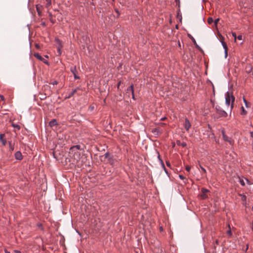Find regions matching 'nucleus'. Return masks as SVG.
<instances>
[{
    "instance_id": "1",
    "label": "nucleus",
    "mask_w": 253,
    "mask_h": 253,
    "mask_svg": "<svg viewBox=\"0 0 253 253\" xmlns=\"http://www.w3.org/2000/svg\"><path fill=\"white\" fill-rule=\"evenodd\" d=\"M234 100L235 97L233 95L232 93L228 91L226 94L225 103L227 105L229 106V105L230 104V102H231L230 110H232L234 107ZM230 112H231V110H230Z\"/></svg>"
},
{
    "instance_id": "2",
    "label": "nucleus",
    "mask_w": 253,
    "mask_h": 253,
    "mask_svg": "<svg viewBox=\"0 0 253 253\" xmlns=\"http://www.w3.org/2000/svg\"><path fill=\"white\" fill-rule=\"evenodd\" d=\"M81 148V146L80 145H76L73 146L70 149L69 153L72 154L74 153L73 156L75 159H76V156H77V158H79L80 156V153L79 152H76V150H79Z\"/></svg>"
},
{
    "instance_id": "3",
    "label": "nucleus",
    "mask_w": 253,
    "mask_h": 253,
    "mask_svg": "<svg viewBox=\"0 0 253 253\" xmlns=\"http://www.w3.org/2000/svg\"><path fill=\"white\" fill-rule=\"evenodd\" d=\"M216 113L218 115V118L226 117L227 113L223 110L219 105L215 106Z\"/></svg>"
},
{
    "instance_id": "4",
    "label": "nucleus",
    "mask_w": 253,
    "mask_h": 253,
    "mask_svg": "<svg viewBox=\"0 0 253 253\" xmlns=\"http://www.w3.org/2000/svg\"><path fill=\"white\" fill-rule=\"evenodd\" d=\"M209 192H210V191L208 189L205 188H202L201 189V193L199 195V196L202 200L206 199L208 198L207 193Z\"/></svg>"
},
{
    "instance_id": "5",
    "label": "nucleus",
    "mask_w": 253,
    "mask_h": 253,
    "mask_svg": "<svg viewBox=\"0 0 253 253\" xmlns=\"http://www.w3.org/2000/svg\"><path fill=\"white\" fill-rule=\"evenodd\" d=\"M151 132L156 137H158L163 133L162 130L160 128H152Z\"/></svg>"
},
{
    "instance_id": "6",
    "label": "nucleus",
    "mask_w": 253,
    "mask_h": 253,
    "mask_svg": "<svg viewBox=\"0 0 253 253\" xmlns=\"http://www.w3.org/2000/svg\"><path fill=\"white\" fill-rule=\"evenodd\" d=\"M221 133H222V137H223V140L225 141L228 142L230 144H232V142H233L232 140H231V139L230 138L228 137L225 134V130H224V129L221 130Z\"/></svg>"
},
{
    "instance_id": "7",
    "label": "nucleus",
    "mask_w": 253,
    "mask_h": 253,
    "mask_svg": "<svg viewBox=\"0 0 253 253\" xmlns=\"http://www.w3.org/2000/svg\"><path fill=\"white\" fill-rule=\"evenodd\" d=\"M70 71L74 75L75 79H80V77L77 75L78 72H77L76 66L71 67L70 68Z\"/></svg>"
},
{
    "instance_id": "8",
    "label": "nucleus",
    "mask_w": 253,
    "mask_h": 253,
    "mask_svg": "<svg viewBox=\"0 0 253 253\" xmlns=\"http://www.w3.org/2000/svg\"><path fill=\"white\" fill-rule=\"evenodd\" d=\"M184 126L187 131H188L191 127V123L187 118L185 119V123L184 124Z\"/></svg>"
},
{
    "instance_id": "9",
    "label": "nucleus",
    "mask_w": 253,
    "mask_h": 253,
    "mask_svg": "<svg viewBox=\"0 0 253 253\" xmlns=\"http://www.w3.org/2000/svg\"><path fill=\"white\" fill-rule=\"evenodd\" d=\"M15 158L18 160H22L23 159V156L20 151H17L14 154Z\"/></svg>"
},
{
    "instance_id": "10",
    "label": "nucleus",
    "mask_w": 253,
    "mask_h": 253,
    "mask_svg": "<svg viewBox=\"0 0 253 253\" xmlns=\"http://www.w3.org/2000/svg\"><path fill=\"white\" fill-rule=\"evenodd\" d=\"M80 89V88L79 87H77L75 89H74V90H73L72 91V92H71L69 95L66 96L65 97V99H69V98H70L72 96H73L76 92L77 91Z\"/></svg>"
},
{
    "instance_id": "11",
    "label": "nucleus",
    "mask_w": 253,
    "mask_h": 253,
    "mask_svg": "<svg viewBox=\"0 0 253 253\" xmlns=\"http://www.w3.org/2000/svg\"><path fill=\"white\" fill-rule=\"evenodd\" d=\"M188 37L191 39V40H192V42H193V43L194 44L195 47L196 48L198 49H201V47L197 44V42H196V40H195V39L190 35H188Z\"/></svg>"
},
{
    "instance_id": "12",
    "label": "nucleus",
    "mask_w": 253,
    "mask_h": 253,
    "mask_svg": "<svg viewBox=\"0 0 253 253\" xmlns=\"http://www.w3.org/2000/svg\"><path fill=\"white\" fill-rule=\"evenodd\" d=\"M49 125L50 127H53L54 126L58 125V124L57 123V120L54 119L49 122Z\"/></svg>"
},
{
    "instance_id": "13",
    "label": "nucleus",
    "mask_w": 253,
    "mask_h": 253,
    "mask_svg": "<svg viewBox=\"0 0 253 253\" xmlns=\"http://www.w3.org/2000/svg\"><path fill=\"white\" fill-rule=\"evenodd\" d=\"M55 41L58 44L57 48H62L63 47L62 42L58 38H56L55 39Z\"/></svg>"
},
{
    "instance_id": "14",
    "label": "nucleus",
    "mask_w": 253,
    "mask_h": 253,
    "mask_svg": "<svg viewBox=\"0 0 253 253\" xmlns=\"http://www.w3.org/2000/svg\"><path fill=\"white\" fill-rule=\"evenodd\" d=\"M245 70L246 72H247L248 73H250L252 71L253 67L252 65H248L246 66Z\"/></svg>"
},
{
    "instance_id": "15",
    "label": "nucleus",
    "mask_w": 253,
    "mask_h": 253,
    "mask_svg": "<svg viewBox=\"0 0 253 253\" xmlns=\"http://www.w3.org/2000/svg\"><path fill=\"white\" fill-rule=\"evenodd\" d=\"M221 44L223 46V48L225 49H228L227 45L226 43V42L224 41V38L223 37H222V38L221 39L220 41Z\"/></svg>"
},
{
    "instance_id": "16",
    "label": "nucleus",
    "mask_w": 253,
    "mask_h": 253,
    "mask_svg": "<svg viewBox=\"0 0 253 253\" xmlns=\"http://www.w3.org/2000/svg\"><path fill=\"white\" fill-rule=\"evenodd\" d=\"M127 92H130L131 93L134 92V86L133 84L130 85L129 87L127 88L126 89Z\"/></svg>"
},
{
    "instance_id": "17",
    "label": "nucleus",
    "mask_w": 253,
    "mask_h": 253,
    "mask_svg": "<svg viewBox=\"0 0 253 253\" xmlns=\"http://www.w3.org/2000/svg\"><path fill=\"white\" fill-rule=\"evenodd\" d=\"M34 56L40 61L43 60V57L39 53H35Z\"/></svg>"
},
{
    "instance_id": "18",
    "label": "nucleus",
    "mask_w": 253,
    "mask_h": 253,
    "mask_svg": "<svg viewBox=\"0 0 253 253\" xmlns=\"http://www.w3.org/2000/svg\"><path fill=\"white\" fill-rule=\"evenodd\" d=\"M176 144L178 146H182L183 147H186L187 144L185 142H181L180 140H177L176 141Z\"/></svg>"
},
{
    "instance_id": "19",
    "label": "nucleus",
    "mask_w": 253,
    "mask_h": 253,
    "mask_svg": "<svg viewBox=\"0 0 253 253\" xmlns=\"http://www.w3.org/2000/svg\"><path fill=\"white\" fill-rule=\"evenodd\" d=\"M240 114L241 115L243 116H245L247 114V111L245 109V108L243 106L241 107V111Z\"/></svg>"
},
{
    "instance_id": "20",
    "label": "nucleus",
    "mask_w": 253,
    "mask_h": 253,
    "mask_svg": "<svg viewBox=\"0 0 253 253\" xmlns=\"http://www.w3.org/2000/svg\"><path fill=\"white\" fill-rule=\"evenodd\" d=\"M45 6L47 8H48L51 5V0H45Z\"/></svg>"
},
{
    "instance_id": "21",
    "label": "nucleus",
    "mask_w": 253,
    "mask_h": 253,
    "mask_svg": "<svg viewBox=\"0 0 253 253\" xmlns=\"http://www.w3.org/2000/svg\"><path fill=\"white\" fill-rule=\"evenodd\" d=\"M3 136H4L3 134H0V140L2 142V144L5 145L6 144V140L3 138Z\"/></svg>"
},
{
    "instance_id": "22",
    "label": "nucleus",
    "mask_w": 253,
    "mask_h": 253,
    "mask_svg": "<svg viewBox=\"0 0 253 253\" xmlns=\"http://www.w3.org/2000/svg\"><path fill=\"white\" fill-rule=\"evenodd\" d=\"M157 153H158V158L159 159V161H160L161 162V164L162 166V167L163 168H165V165H164V163L162 160V159H161V157H160V154L159 153V152H157Z\"/></svg>"
},
{
    "instance_id": "23",
    "label": "nucleus",
    "mask_w": 253,
    "mask_h": 253,
    "mask_svg": "<svg viewBox=\"0 0 253 253\" xmlns=\"http://www.w3.org/2000/svg\"><path fill=\"white\" fill-rule=\"evenodd\" d=\"M42 6L39 5H36V9L39 15H41Z\"/></svg>"
},
{
    "instance_id": "24",
    "label": "nucleus",
    "mask_w": 253,
    "mask_h": 253,
    "mask_svg": "<svg viewBox=\"0 0 253 253\" xmlns=\"http://www.w3.org/2000/svg\"><path fill=\"white\" fill-rule=\"evenodd\" d=\"M104 156L106 158H108L109 160H112V157H111L110 154L108 152L106 153Z\"/></svg>"
},
{
    "instance_id": "25",
    "label": "nucleus",
    "mask_w": 253,
    "mask_h": 253,
    "mask_svg": "<svg viewBox=\"0 0 253 253\" xmlns=\"http://www.w3.org/2000/svg\"><path fill=\"white\" fill-rule=\"evenodd\" d=\"M49 16L50 18H49L50 21L52 23L54 24L55 23V21L52 19V15L51 13H50V12L49 13Z\"/></svg>"
},
{
    "instance_id": "26",
    "label": "nucleus",
    "mask_w": 253,
    "mask_h": 253,
    "mask_svg": "<svg viewBox=\"0 0 253 253\" xmlns=\"http://www.w3.org/2000/svg\"><path fill=\"white\" fill-rule=\"evenodd\" d=\"M12 126H13L15 128H16L18 130H19L20 129V126L19 125L15 124H12Z\"/></svg>"
},
{
    "instance_id": "27",
    "label": "nucleus",
    "mask_w": 253,
    "mask_h": 253,
    "mask_svg": "<svg viewBox=\"0 0 253 253\" xmlns=\"http://www.w3.org/2000/svg\"><path fill=\"white\" fill-rule=\"evenodd\" d=\"M213 22V19L211 17H209L208 19V23L209 24H211Z\"/></svg>"
},
{
    "instance_id": "28",
    "label": "nucleus",
    "mask_w": 253,
    "mask_h": 253,
    "mask_svg": "<svg viewBox=\"0 0 253 253\" xmlns=\"http://www.w3.org/2000/svg\"><path fill=\"white\" fill-rule=\"evenodd\" d=\"M37 226L41 228L42 230H43V228L42 226V223H39L37 224Z\"/></svg>"
},
{
    "instance_id": "29",
    "label": "nucleus",
    "mask_w": 253,
    "mask_h": 253,
    "mask_svg": "<svg viewBox=\"0 0 253 253\" xmlns=\"http://www.w3.org/2000/svg\"><path fill=\"white\" fill-rule=\"evenodd\" d=\"M200 167L201 169V170H202V171L204 173H207V171L206 170V169L203 168L201 165H200Z\"/></svg>"
},
{
    "instance_id": "30",
    "label": "nucleus",
    "mask_w": 253,
    "mask_h": 253,
    "mask_svg": "<svg viewBox=\"0 0 253 253\" xmlns=\"http://www.w3.org/2000/svg\"><path fill=\"white\" fill-rule=\"evenodd\" d=\"M185 169L188 172H189L191 169V167L189 165H187L185 167Z\"/></svg>"
},
{
    "instance_id": "31",
    "label": "nucleus",
    "mask_w": 253,
    "mask_h": 253,
    "mask_svg": "<svg viewBox=\"0 0 253 253\" xmlns=\"http://www.w3.org/2000/svg\"><path fill=\"white\" fill-rule=\"evenodd\" d=\"M9 147H10V150L11 151L14 150V146L11 144V142L9 143Z\"/></svg>"
},
{
    "instance_id": "32",
    "label": "nucleus",
    "mask_w": 253,
    "mask_h": 253,
    "mask_svg": "<svg viewBox=\"0 0 253 253\" xmlns=\"http://www.w3.org/2000/svg\"><path fill=\"white\" fill-rule=\"evenodd\" d=\"M41 61H42L45 64H47V65L49 64V63H48V61L47 60L43 58V60H42Z\"/></svg>"
},
{
    "instance_id": "33",
    "label": "nucleus",
    "mask_w": 253,
    "mask_h": 253,
    "mask_svg": "<svg viewBox=\"0 0 253 253\" xmlns=\"http://www.w3.org/2000/svg\"><path fill=\"white\" fill-rule=\"evenodd\" d=\"M243 101L245 103V104L246 107H248V102H247V100L245 98H244Z\"/></svg>"
},
{
    "instance_id": "34",
    "label": "nucleus",
    "mask_w": 253,
    "mask_h": 253,
    "mask_svg": "<svg viewBox=\"0 0 253 253\" xmlns=\"http://www.w3.org/2000/svg\"><path fill=\"white\" fill-rule=\"evenodd\" d=\"M243 101L245 103V104L246 107H248V102H247V100L245 98H244Z\"/></svg>"
},
{
    "instance_id": "35",
    "label": "nucleus",
    "mask_w": 253,
    "mask_h": 253,
    "mask_svg": "<svg viewBox=\"0 0 253 253\" xmlns=\"http://www.w3.org/2000/svg\"><path fill=\"white\" fill-rule=\"evenodd\" d=\"M122 84V82L121 81H120L118 83V84H117V89L118 90L120 88V85L121 84Z\"/></svg>"
},
{
    "instance_id": "36",
    "label": "nucleus",
    "mask_w": 253,
    "mask_h": 253,
    "mask_svg": "<svg viewBox=\"0 0 253 253\" xmlns=\"http://www.w3.org/2000/svg\"><path fill=\"white\" fill-rule=\"evenodd\" d=\"M225 57L226 58L228 55V49L224 50Z\"/></svg>"
},
{
    "instance_id": "37",
    "label": "nucleus",
    "mask_w": 253,
    "mask_h": 253,
    "mask_svg": "<svg viewBox=\"0 0 253 253\" xmlns=\"http://www.w3.org/2000/svg\"><path fill=\"white\" fill-rule=\"evenodd\" d=\"M227 234L229 236H231L232 235V232H231L230 229H229V230L227 231Z\"/></svg>"
},
{
    "instance_id": "38",
    "label": "nucleus",
    "mask_w": 253,
    "mask_h": 253,
    "mask_svg": "<svg viewBox=\"0 0 253 253\" xmlns=\"http://www.w3.org/2000/svg\"><path fill=\"white\" fill-rule=\"evenodd\" d=\"M175 2L177 3L178 7H180V0H175Z\"/></svg>"
},
{
    "instance_id": "39",
    "label": "nucleus",
    "mask_w": 253,
    "mask_h": 253,
    "mask_svg": "<svg viewBox=\"0 0 253 253\" xmlns=\"http://www.w3.org/2000/svg\"><path fill=\"white\" fill-rule=\"evenodd\" d=\"M58 82L57 81H54V82H53L52 83H51V84H53V85H56L58 84Z\"/></svg>"
},
{
    "instance_id": "40",
    "label": "nucleus",
    "mask_w": 253,
    "mask_h": 253,
    "mask_svg": "<svg viewBox=\"0 0 253 253\" xmlns=\"http://www.w3.org/2000/svg\"><path fill=\"white\" fill-rule=\"evenodd\" d=\"M240 182L241 184L243 186H244L245 185V182L243 180H240Z\"/></svg>"
},
{
    "instance_id": "41",
    "label": "nucleus",
    "mask_w": 253,
    "mask_h": 253,
    "mask_svg": "<svg viewBox=\"0 0 253 253\" xmlns=\"http://www.w3.org/2000/svg\"><path fill=\"white\" fill-rule=\"evenodd\" d=\"M179 177L181 179H184L185 178V177L183 176L182 175H179Z\"/></svg>"
},
{
    "instance_id": "42",
    "label": "nucleus",
    "mask_w": 253,
    "mask_h": 253,
    "mask_svg": "<svg viewBox=\"0 0 253 253\" xmlns=\"http://www.w3.org/2000/svg\"><path fill=\"white\" fill-rule=\"evenodd\" d=\"M35 47H36V48L37 49H40V45L39 44L36 43V44H35Z\"/></svg>"
},
{
    "instance_id": "43",
    "label": "nucleus",
    "mask_w": 253,
    "mask_h": 253,
    "mask_svg": "<svg viewBox=\"0 0 253 253\" xmlns=\"http://www.w3.org/2000/svg\"><path fill=\"white\" fill-rule=\"evenodd\" d=\"M237 39L239 40H242V35H239L237 37Z\"/></svg>"
},
{
    "instance_id": "44",
    "label": "nucleus",
    "mask_w": 253,
    "mask_h": 253,
    "mask_svg": "<svg viewBox=\"0 0 253 253\" xmlns=\"http://www.w3.org/2000/svg\"><path fill=\"white\" fill-rule=\"evenodd\" d=\"M219 18H217L215 20H214V23L215 24H217V23H218V22L219 21Z\"/></svg>"
},
{
    "instance_id": "45",
    "label": "nucleus",
    "mask_w": 253,
    "mask_h": 253,
    "mask_svg": "<svg viewBox=\"0 0 253 253\" xmlns=\"http://www.w3.org/2000/svg\"><path fill=\"white\" fill-rule=\"evenodd\" d=\"M131 93V95H132V98L133 99V100H135V96H134V92L133 93Z\"/></svg>"
},
{
    "instance_id": "46",
    "label": "nucleus",
    "mask_w": 253,
    "mask_h": 253,
    "mask_svg": "<svg viewBox=\"0 0 253 253\" xmlns=\"http://www.w3.org/2000/svg\"><path fill=\"white\" fill-rule=\"evenodd\" d=\"M41 25L43 27H45L46 26V24L44 22H42L41 23Z\"/></svg>"
},
{
    "instance_id": "47",
    "label": "nucleus",
    "mask_w": 253,
    "mask_h": 253,
    "mask_svg": "<svg viewBox=\"0 0 253 253\" xmlns=\"http://www.w3.org/2000/svg\"><path fill=\"white\" fill-rule=\"evenodd\" d=\"M166 165H167V166L168 167H170V163L169 162H168V161L166 162Z\"/></svg>"
},
{
    "instance_id": "48",
    "label": "nucleus",
    "mask_w": 253,
    "mask_h": 253,
    "mask_svg": "<svg viewBox=\"0 0 253 253\" xmlns=\"http://www.w3.org/2000/svg\"><path fill=\"white\" fill-rule=\"evenodd\" d=\"M14 252L15 253H21V252L20 251H19V250H14Z\"/></svg>"
},
{
    "instance_id": "49",
    "label": "nucleus",
    "mask_w": 253,
    "mask_h": 253,
    "mask_svg": "<svg viewBox=\"0 0 253 253\" xmlns=\"http://www.w3.org/2000/svg\"><path fill=\"white\" fill-rule=\"evenodd\" d=\"M115 12L118 13V16H119L120 14L119 11L118 9H115Z\"/></svg>"
},
{
    "instance_id": "50",
    "label": "nucleus",
    "mask_w": 253,
    "mask_h": 253,
    "mask_svg": "<svg viewBox=\"0 0 253 253\" xmlns=\"http://www.w3.org/2000/svg\"><path fill=\"white\" fill-rule=\"evenodd\" d=\"M61 49H62V48H57V49H58V51L59 54L60 55L61 54Z\"/></svg>"
},
{
    "instance_id": "51",
    "label": "nucleus",
    "mask_w": 253,
    "mask_h": 253,
    "mask_svg": "<svg viewBox=\"0 0 253 253\" xmlns=\"http://www.w3.org/2000/svg\"><path fill=\"white\" fill-rule=\"evenodd\" d=\"M232 36L235 38V39L236 38V34L235 33H232Z\"/></svg>"
},
{
    "instance_id": "52",
    "label": "nucleus",
    "mask_w": 253,
    "mask_h": 253,
    "mask_svg": "<svg viewBox=\"0 0 253 253\" xmlns=\"http://www.w3.org/2000/svg\"><path fill=\"white\" fill-rule=\"evenodd\" d=\"M166 119H167V118H166V117H163V118H162L160 119V120H161V121H164V120H165Z\"/></svg>"
},
{
    "instance_id": "53",
    "label": "nucleus",
    "mask_w": 253,
    "mask_h": 253,
    "mask_svg": "<svg viewBox=\"0 0 253 253\" xmlns=\"http://www.w3.org/2000/svg\"><path fill=\"white\" fill-rule=\"evenodd\" d=\"M251 136L253 138V131L250 132Z\"/></svg>"
},
{
    "instance_id": "54",
    "label": "nucleus",
    "mask_w": 253,
    "mask_h": 253,
    "mask_svg": "<svg viewBox=\"0 0 253 253\" xmlns=\"http://www.w3.org/2000/svg\"><path fill=\"white\" fill-rule=\"evenodd\" d=\"M5 253H10L9 251H8L6 249H4Z\"/></svg>"
},
{
    "instance_id": "55",
    "label": "nucleus",
    "mask_w": 253,
    "mask_h": 253,
    "mask_svg": "<svg viewBox=\"0 0 253 253\" xmlns=\"http://www.w3.org/2000/svg\"><path fill=\"white\" fill-rule=\"evenodd\" d=\"M160 124L162 126H165V125H166L165 123H160Z\"/></svg>"
},
{
    "instance_id": "56",
    "label": "nucleus",
    "mask_w": 253,
    "mask_h": 253,
    "mask_svg": "<svg viewBox=\"0 0 253 253\" xmlns=\"http://www.w3.org/2000/svg\"><path fill=\"white\" fill-rule=\"evenodd\" d=\"M246 179V181H247V183H248V184H251V183H250V182L249 180L248 179Z\"/></svg>"
},
{
    "instance_id": "57",
    "label": "nucleus",
    "mask_w": 253,
    "mask_h": 253,
    "mask_svg": "<svg viewBox=\"0 0 253 253\" xmlns=\"http://www.w3.org/2000/svg\"><path fill=\"white\" fill-rule=\"evenodd\" d=\"M164 168V170H165V172H166L167 173H168V171H167V169H166V168L165 167V168Z\"/></svg>"
},
{
    "instance_id": "58",
    "label": "nucleus",
    "mask_w": 253,
    "mask_h": 253,
    "mask_svg": "<svg viewBox=\"0 0 253 253\" xmlns=\"http://www.w3.org/2000/svg\"><path fill=\"white\" fill-rule=\"evenodd\" d=\"M251 228H252V230H253V222L252 223V225L251 226Z\"/></svg>"
},
{
    "instance_id": "59",
    "label": "nucleus",
    "mask_w": 253,
    "mask_h": 253,
    "mask_svg": "<svg viewBox=\"0 0 253 253\" xmlns=\"http://www.w3.org/2000/svg\"><path fill=\"white\" fill-rule=\"evenodd\" d=\"M248 245H247L246 251L248 250Z\"/></svg>"
},
{
    "instance_id": "60",
    "label": "nucleus",
    "mask_w": 253,
    "mask_h": 253,
    "mask_svg": "<svg viewBox=\"0 0 253 253\" xmlns=\"http://www.w3.org/2000/svg\"><path fill=\"white\" fill-rule=\"evenodd\" d=\"M46 58H48V56L47 55H45L44 56Z\"/></svg>"
},
{
    "instance_id": "61",
    "label": "nucleus",
    "mask_w": 253,
    "mask_h": 253,
    "mask_svg": "<svg viewBox=\"0 0 253 253\" xmlns=\"http://www.w3.org/2000/svg\"><path fill=\"white\" fill-rule=\"evenodd\" d=\"M160 230H163V228H162V227H160Z\"/></svg>"
},
{
    "instance_id": "62",
    "label": "nucleus",
    "mask_w": 253,
    "mask_h": 253,
    "mask_svg": "<svg viewBox=\"0 0 253 253\" xmlns=\"http://www.w3.org/2000/svg\"><path fill=\"white\" fill-rule=\"evenodd\" d=\"M216 244H218V241L217 240L216 241Z\"/></svg>"
},
{
    "instance_id": "63",
    "label": "nucleus",
    "mask_w": 253,
    "mask_h": 253,
    "mask_svg": "<svg viewBox=\"0 0 253 253\" xmlns=\"http://www.w3.org/2000/svg\"><path fill=\"white\" fill-rule=\"evenodd\" d=\"M3 98V96H1V99H2Z\"/></svg>"
},
{
    "instance_id": "64",
    "label": "nucleus",
    "mask_w": 253,
    "mask_h": 253,
    "mask_svg": "<svg viewBox=\"0 0 253 253\" xmlns=\"http://www.w3.org/2000/svg\"><path fill=\"white\" fill-rule=\"evenodd\" d=\"M252 210H253V207H252Z\"/></svg>"
}]
</instances>
